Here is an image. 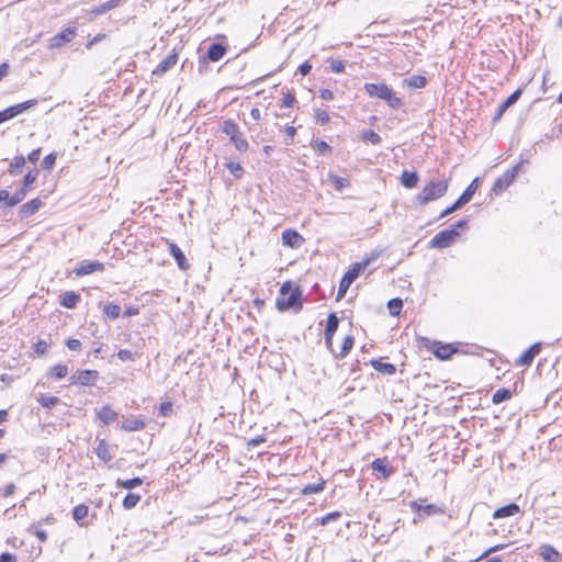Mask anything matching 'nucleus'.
I'll list each match as a JSON object with an SVG mask.
<instances>
[{"label":"nucleus","mask_w":562,"mask_h":562,"mask_svg":"<svg viewBox=\"0 0 562 562\" xmlns=\"http://www.w3.org/2000/svg\"><path fill=\"white\" fill-rule=\"evenodd\" d=\"M387 307L390 311V314L393 316H396L401 313V310L403 307V302L401 299H392L387 302Z\"/></svg>","instance_id":"nucleus-44"},{"label":"nucleus","mask_w":562,"mask_h":562,"mask_svg":"<svg viewBox=\"0 0 562 562\" xmlns=\"http://www.w3.org/2000/svg\"><path fill=\"white\" fill-rule=\"evenodd\" d=\"M448 186L447 180L432 179L415 196V202L419 205H425L431 201L438 200L447 193Z\"/></svg>","instance_id":"nucleus-2"},{"label":"nucleus","mask_w":562,"mask_h":562,"mask_svg":"<svg viewBox=\"0 0 562 562\" xmlns=\"http://www.w3.org/2000/svg\"><path fill=\"white\" fill-rule=\"evenodd\" d=\"M172 413V403L171 402H164L159 406V414L164 417L170 416Z\"/></svg>","instance_id":"nucleus-54"},{"label":"nucleus","mask_w":562,"mask_h":562,"mask_svg":"<svg viewBox=\"0 0 562 562\" xmlns=\"http://www.w3.org/2000/svg\"><path fill=\"white\" fill-rule=\"evenodd\" d=\"M313 148L321 155L331 153V147L325 140H314L312 143Z\"/></svg>","instance_id":"nucleus-45"},{"label":"nucleus","mask_w":562,"mask_h":562,"mask_svg":"<svg viewBox=\"0 0 562 562\" xmlns=\"http://www.w3.org/2000/svg\"><path fill=\"white\" fill-rule=\"evenodd\" d=\"M371 468L378 472V479L387 480L394 473V469L386 464L385 459L378 458L372 461Z\"/></svg>","instance_id":"nucleus-17"},{"label":"nucleus","mask_w":562,"mask_h":562,"mask_svg":"<svg viewBox=\"0 0 562 562\" xmlns=\"http://www.w3.org/2000/svg\"><path fill=\"white\" fill-rule=\"evenodd\" d=\"M76 35V30L74 27H66L61 32L54 35L48 43L49 48H59L63 45L72 41Z\"/></svg>","instance_id":"nucleus-11"},{"label":"nucleus","mask_w":562,"mask_h":562,"mask_svg":"<svg viewBox=\"0 0 562 562\" xmlns=\"http://www.w3.org/2000/svg\"><path fill=\"white\" fill-rule=\"evenodd\" d=\"M95 453L98 458L104 462H109L112 459L109 445L104 439L99 440L98 446L95 448Z\"/></svg>","instance_id":"nucleus-28"},{"label":"nucleus","mask_w":562,"mask_h":562,"mask_svg":"<svg viewBox=\"0 0 562 562\" xmlns=\"http://www.w3.org/2000/svg\"><path fill=\"white\" fill-rule=\"evenodd\" d=\"M33 530V533L42 541L45 542L47 540V533L45 530L37 528L35 525H32L30 531Z\"/></svg>","instance_id":"nucleus-57"},{"label":"nucleus","mask_w":562,"mask_h":562,"mask_svg":"<svg viewBox=\"0 0 562 562\" xmlns=\"http://www.w3.org/2000/svg\"><path fill=\"white\" fill-rule=\"evenodd\" d=\"M512 397V392L507 389L497 390L492 397L494 404H501L505 401H508Z\"/></svg>","instance_id":"nucleus-38"},{"label":"nucleus","mask_w":562,"mask_h":562,"mask_svg":"<svg viewBox=\"0 0 562 562\" xmlns=\"http://www.w3.org/2000/svg\"><path fill=\"white\" fill-rule=\"evenodd\" d=\"M294 102H295V98H294V95H293V94H291V93H286V94L283 97V99H282V106H284V108H291V106H293Z\"/></svg>","instance_id":"nucleus-60"},{"label":"nucleus","mask_w":562,"mask_h":562,"mask_svg":"<svg viewBox=\"0 0 562 562\" xmlns=\"http://www.w3.org/2000/svg\"><path fill=\"white\" fill-rule=\"evenodd\" d=\"M459 232L456 228L445 229L436 234L430 240L431 248L443 249L451 246L459 237Z\"/></svg>","instance_id":"nucleus-5"},{"label":"nucleus","mask_w":562,"mask_h":562,"mask_svg":"<svg viewBox=\"0 0 562 562\" xmlns=\"http://www.w3.org/2000/svg\"><path fill=\"white\" fill-rule=\"evenodd\" d=\"M140 501V495L135 493H128L123 499V507L125 509L134 508Z\"/></svg>","instance_id":"nucleus-41"},{"label":"nucleus","mask_w":562,"mask_h":562,"mask_svg":"<svg viewBox=\"0 0 562 562\" xmlns=\"http://www.w3.org/2000/svg\"><path fill=\"white\" fill-rule=\"evenodd\" d=\"M371 364L375 371L383 374L393 375L396 372L395 366L389 362H382L381 360H372Z\"/></svg>","instance_id":"nucleus-26"},{"label":"nucleus","mask_w":562,"mask_h":562,"mask_svg":"<svg viewBox=\"0 0 562 562\" xmlns=\"http://www.w3.org/2000/svg\"><path fill=\"white\" fill-rule=\"evenodd\" d=\"M330 180L337 190H341L347 184V180L338 176H330Z\"/></svg>","instance_id":"nucleus-56"},{"label":"nucleus","mask_w":562,"mask_h":562,"mask_svg":"<svg viewBox=\"0 0 562 562\" xmlns=\"http://www.w3.org/2000/svg\"><path fill=\"white\" fill-rule=\"evenodd\" d=\"M120 4V0H109L100 5H98L93 12L98 15L104 14L105 12L116 8Z\"/></svg>","instance_id":"nucleus-40"},{"label":"nucleus","mask_w":562,"mask_h":562,"mask_svg":"<svg viewBox=\"0 0 562 562\" xmlns=\"http://www.w3.org/2000/svg\"><path fill=\"white\" fill-rule=\"evenodd\" d=\"M99 379V372L95 370H78L70 376V384H80L83 386L94 385Z\"/></svg>","instance_id":"nucleus-7"},{"label":"nucleus","mask_w":562,"mask_h":562,"mask_svg":"<svg viewBox=\"0 0 562 562\" xmlns=\"http://www.w3.org/2000/svg\"><path fill=\"white\" fill-rule=\"evenodd\" d=\"M104 263L99 261L82 260L78 267L75 268L74 272L76 276H87L97 271H104Z\"/></svg>","instance_id":"nucleus-14"},{"label":"nucleus","mask_w":562,"mask_h":562,"mask_svg":"<svg viewBox=\"0 0 562 562\" xmlns=\"http://www.w3.org/2000/svg\"><path fill=\"white\" fill-rule=\"evenodd\" d=\"M117 357L119 359H121L122 361H130V360H133V353L127 350V349H121L119 352H117Z\"/></svg>","instance_id":"nucleus-59"},{"label":"nucleus","mask_w":562,"mask_h":562,"mask_svg":"<svg viewBox=\"0 0 562 562\" xmlns=\"http://www.w3.org/2000/svg\"><path fill=\"white\" fill-rule=\"evenodd\" d=\"M479 187V178H475L461 194L467 201H471Z\"/></svg>","instance_id":"nucleus-46"},{"label":"nucleus","mask_w":562,"mask_h":562,"mask_svg":"<svg viewBox=\"0 0 562 562\" xmlns=\"http://www.w3.org/2000/svg\"><path fill=\"white\" fill-rule=\"evenodd\" d=\"M178 61V55L176 53H171L166 56L158 66L153 70V76L161 77L165 75L170 68H172Z\"/></svg>","instance_id":"nucleus-16"},{"label":"nucleus","mask_w":562,"mask_h":562,"mask_svg":"<svg viewBox=\"0 0 562 562\" xmlns=\"http://www.w3.org/2000/svg\"><path fill=\"white\" fill-rule=\"evenodd\" d=\"M0 562H16V558L12 553L3 552L0 554Z\"/></svg>","instance_id":"nucleus-64"},{"label":"nucleus","mask_w":562,"mask_h":562,"mask_svg":"<svg viewBox=\"0 0 562 562\" xmlns=\"http://www.w3.org/2000/svg\"><path fill=\"white\" fill-rule=\"evenodd\" d=\"M324 484H325L324 482L315 483V484H307L303 488V493L305 495H312V494L321 493L324 490Z\"/></svg>","instance_id":"nucleus-48"},{"label":"nucleus","mask_w":562,"mask_h":562,"mask_svg":"<svg viewBox=\"0 0 562 562\" xmlns=\"http://www.w3.org/2000/svg\"><path fill=\"white\" fill-rule=\"evenodd\" d=\"M384 88H386L385 83H366L364 85V91L371 98H380V95L382 94Z\"/></svg>","instance_id":"nucleus-31"},{"label":"nucleus","mask_w":562,"mask_h":562,"mask_svg":"<svg viewBox=\"0 0 562 562\" xmlns=\"http://www.w3.org/2000/svg\"><path fill=\"white\" fill-rule=\"evenodd\" d=\"M384 101L387 103L389 106H391L394 110H398L403 105L402 99L398 98L394 91L389 93V95L384 98Z\"/></svg>","instance_id":"nucleus-43"},{"label":"nucleus","mask_w":562,"mask_h":562,"mask_svg":"<svg viewBox=\"0 0 562 562\" xmlns=\"http://www.w3.org/2000/svg\"><path fill=\"white\" fill-rule=\"evenodd\" d=\"M36 104H37V100L31 99V100L24 101L22 103L11 105V106L0 111V124L9 121L11 119H14L15 116L22 114L23 112L33 108Z\"/></svg>","instance_id":"nucleus-6"},{"label":"nucleus","mask_w":562,"mask_h":562,"mask_svg":"<svg viewBox=\"0 0 562 562\" xmlns=\"http://www.w3.org/2000/svg\"><path fill=\"white\" fill-rule=\"evenodd\" d=\"M89 507L85 504H79L72 509V518L79 526H87L85 520L88 516Z\"/></svg>","instance_id":"nucleus-23"},{"label":"nucleus","mask_w":562,"mask_h":562,"mask_svg":"<svg viewBox=\"0 0 562 562\" xmlns=\"http://www.w3.org/2000/svg\"><path fill=\"white\" fill-rule=\"evenodd\" d=\"M330 69L336 72H342L345 70V63L342 60L334 59L330 61Z\"/></svg>","instance_id":"nucleus-55"},{"label":"nucleus","mask_w":562,"mask_h":562,"mask_svg":"<svg viewBox=\"0 0 562 562\" xmlns=\"http://www.w3.org/2000/svg\"><path fill=\"white\" fill-rule=\"evenodd\" d=\"M37 401L45 408H52L60 402V400L57 396H50V395H44V394H41L40 397L37 398Z\"/></svg>","instance_id":"nucleus-39"},{"label":"nucleus","mask_w":562,"mask_h":562,"mask_svg":"<svg viewBox=\"0 0 562 562\" xmlns=\"http://www.w3.org/2000/svg\"><path fill=\"white\" fill-rule=\"evenodd\" d=\"M225 166L235 178H241L244 173V168L239 162L229 161Z\"/></svg>","instance_id":"nucleus-47"},{"label":"nucleus","mask_w":562,"mask_h":562,"mask_svg":"<svg viewBox=\"0 0 562 562\" xmlns=\"http://www.w3.org/2000/svg\"><path fill=\"white\" fill-rule=\"evenodd\" d=\"M340 516H341L340 512L328 513L327 515H325L321 518V525L325 526V525L329 524L330 521L337 520L338 518H340Z\"/></svg>","instance_id":"nucleus-50"},{"label":"nucleus","mask_w":562,"mask_h":562,"mask_svg":"<svg viewBox=\"0 0 562 562\" xmlns=\"http://www.w3.org/2000/svg\"><path fill=\"white\" fill-rule=\"evenodd\" d=\"M221 131L226 134L238 151L248 150L249 144L240 132L239 126L232 120H225L221 124Z\"/></svg>","instance_id":"nucleus-3"},{"label":"nucleus","mask_w":562,"mask_h":562,"mask_svg":"<svg viewBox=\"0 0 562 562\" xmlns=\"http://www.w3.org/2000/svg\"><path fill=\"white\" fill-rule=\"evenodd\" d=\"M226 47L220 43H213L207 49V57L212 61H218L224 57Z\"/></svg>","instance_id":"nucleus-24"},{"label":"nucleus","mask_w":562,"mask_h":562,"mask_svg":"<svg viewBox=\"0 0 562 562\" xmlns=\"http://www.w3.org/2000/svg\"><path fill=\"white\" fill-rule=\"evenodd\" d=\"M541 344L536 342L530 346L519 358L516 359L517 367H528L533 362L535 357L540 352Z\"/></svg>","instance_id":"nucleus-15"},{"label":"nucleus","mask_w":562,"mask_h":562,"mask_svg":"<svg viewBox=\"0 0 562 562\" xmlns=\"http://www.w3.org/2000/svg\"><path fill=\"white\" fill-rule=\"evenodd\" d=\"M66 345L72 351H78L81 348V342L78 339H68Z\"/></svg>","instance_id":"nucleus-61"},{"label":"nucleus","mask_w":562,"mask_h":562,"mask_svg":"<svg viewBox=\"0 0 562 562\" xmlns=\"http://www.w3.org/2000/svg\"><path fill=\"white\" fill-rule=\"evenodd\" d=\"M311 69L312 65L308 61H305L302 65H300L297 70L302 76H306L310 74Z\"/></svg>","instance_id":"nucleus-63"},{"label":"nucleus","mask_w":562,"mask_h":562,"mask_svg":"<svg viewBox=\"0 0 562 562\" xmlns=\"http://www.w3.org/2000/svg\"><path fill=\"white\" fill-rule=\"evenodd\" d=\"M521 164L516 165L513 170L506 171L503 176H501L493 184L492 191L494 194L498 195L503 191H505L515 180L516 175L520 168Z\"/></svg>","instance_id":"nucleus-9"},{"label":"nucleus","mask_w":562,"mask_h":562,"mask_svg":"<svg viewBox=\"0 0 562 562\" xmlns=\"http://www.w3.org/2000/svg\"><path fill=\"white\" fill-rule=\"evenodd\" d=\"M380 256L381 251H372L361 261L351 265L349 270L344 274L342 279L340 280L337 297L338 300L346 294L347 290L349 289L351 283L359 277V274L367 268H369L374 261H376Z\"/></svg>","instance_id":"nucleus-1"},{"label":"nucleus","mask_w":562,"mask_h":562,"mask_svg":"<svg viewBox=\"0 0 562 562\" xmlns=\"http://www.w3.org/2000/svg\"><path fill=\"white\" fill-rule=\"evenodd\" d=\"M97 416L103 424L109 425L117 418V413L110 405H104L98 411Z\"/></svg>","instance_id":"nucleus-21"},{"label":"nucleus","mask_w":562,"mask_h":562,"mask_svg":"<svg viewBox=\"0 0 562 562\" xmlns=\"http://www.w3.org/2000/svg\"><path fill=\"white\" fill-rule=\"evenodd\" d=\"M507 547V544H496L494 547H491L488 548L486 551H484L479 558H477V561L479 560H482V559H485L487 558L490 554L494 553V552H498L503 549H505Z\"/></svg>","instance_id":"nucleus-52"},{"label":"nucleus","mask_w":562,"mask_h":562,"mask_svg":"<svg viewBox=\"0 0 562 562\" xmlns=\"http://www.w3.org/2000/svg\"><path fill=\"white\" fill-rule=\"evenodd\" d=\"M419 176L415 171H403L401 176V183L407 189H413L417 186Z\"/></svg>","instance_id":"nucleus-25"},{"label":"nucleus","mask_w":562,"mask_h":562,"mask_svg":"<svg viewBox=\"0 0 562 562\" xmlns=\"http://www.w3.org/2000/svg\"><path fill=\"white\" fill-rule=\"evenodd\" d=\"M339 325V318L335 313H330L327 317V324L325 328V333H328L329 335H335V333L338 329Z\"/></svg>","instance_id":"nucleus-37"},{"label":"nucleus","mask_w":562,"mask_h":562,"mask_svg":"<svg viewBox=\"0 0 562 562\" xmlns=\"http://www.w3.org/2000/svg\"><path fill=\"white\" fill-rule=\"evenodd\" d=\"M409 507L412 510L418 514L419 518L432 515H441L443 513V510L435 504L420 505L418 501H412L409 503Z\"/></svg>","instance_id":"nucleus-12"},{"label":"nucleus","mask_w":562,"mask_h":562,"mask_svg":"<svg viewBox=\"0 0 562 562\" xmlns=\"http://www.w3.org/2000/svg\"><path fill=\"white\" fill-rule=\"evenodd\" d=\"M55 162L56 155L52 153L44 157L42 165L44 169L50 170L54 167Z\"/></svg>","instance_id":"nucleus-51"},{"label":"nucleus","mask_w":562,"mask_h":562,"mask_svg":"<svg viewBox=\"0 0 562 562\" xmlns=\"http://www.w3.org/2000/svg\"><path fill=\"white\" fill-rule=\"evenodd\" d=\"M314 117L321 124H327L330 120L328 112L319 109L315 110Z\"/></svg>","instance_id":"nucleus-49"},{"label":"nucleus","mask_w":562,"mask_h":562,"mask_svg":"<svg viewBox=\"0 0 562 562\" xmlns=\"http://www.w3.org/2000/svg\"><path fill=\"white\" fill-rule=\"evenodd\" d=\"M48 349V344L44 340H38L34 346V351L37 355H44Z\"/></svg>","instance_id":"nucleus-58"},{"label":"nucleus","mask_w":562,"mask_h":562,"mask_svg":"<svg viewBox=\"0 0 562 562\" xmlns=\"http://www.w3.org/2000/svg\"><path fill=\"white\" fill-rule=\"evenodd\" d=\"M68 374V367L61 363H58L54 366L49 372L47 373V376H53L56 379H63Z\"/></svg>","instance_id":"nucleus-36"},{"label":"nucleus","mask_w":562,"mask_h":562,"mask_svg":"<svg viewBox=\"0 0 562 562\" xmlns=\"http://www.w3.org/2000/svg\"><path fill=\"white\" fill-rule=\"evenodd\" d=\"M305 243L304 237L294 229H285L282 232V244L292 249L301 248Z\"/></svg>","instance_id":"nucleus-13"},{"label":"nucleus","mask_w":562,"mask_h":562,"mask_svg":"<svg viewBox=\"0 0 562 562\" xmlns=\"http://www.w3.org/2000/svg\"><path fill=\"white\" fill-rule=\"evenodd\" d=\"M37 177V169H32L24 176L21 189H19L13 193V195H11L8 202V207H13L25 199L30 186H32L36 181Z\"/></svg>","instance_id":"nucleus-4"},{"label":"nucleus","mask_w":562,"mask_h":562,"mask_svg":"<svg viewBox=\"0 0 562 562\" xmlns=\"http://www.w3.org/2000/svg\"><path fill=\"white\" fill-rule=\"evenodd\" d=\"M300 299H301V291L299 290V288H296L290 293V295L288 297L283 296V297L277 299V302H276L277 308L281 312L286 311L289 308L301 310L302 303H301Z\"/></svg>","instance_id":"nucleus-8"},{"label":"nucleus","mask_w":562,"mask_h":562,"mask_svg":"<svg viewBox=\"0 0 562 562\" xmlns=\"http://www.w3.org/2000/svg\"><path fill=\"white\" fill-rule=\"evenodd\" d=\"M522 93V90L521 89H517L516 91H514L504 102L505 104L509 108L512 106L513 104H515L518 99L520 98Z\"/></svg>","instance_id":"nucleus-53"},{"label":"nucleus","mask_w":562,"mask_h":562,"mask_svg":"<svg viewBox=\"0 0 562 562\" xmlns=\"http://www.w3.org/2000/svg\"><path fill=\"white\" fill-rule=\"evenodd\" d=\"M142 483H143V480L140 477H134V479H128V480L119 479L116 481V486L120 488L133 490V488L142 485Z\"/></svg>","instance_id":"nucleus-33"},{"label":"nucleus","mask_w":562,"mask_h":562,"mask_svg":"<svg viewBox=\"0 0 562 562\" xmlns=\"http://www.w3.org/2000/svg\"><path fill=\"white\" fill-rule=\"evenodd\" d=\"M426 344V347H428L436 358L439 360H448L450 357L457 352V348L451 344H441L439 341H429Z\"/></svg>","instance_id":"nucleus-10"},{"label":"nucleus","mask_w":562,"mask_h":562,"mask_svg":"<svg viewBox=\"0 0 562 562\" xmlns=\"http://www.w3.org/2000/svg\"><path fill=\"white\" fill-rule=\"evenodd\" d=\"M319 97L323 100L329 101L334 99V92L329 89H322L319 90Z\"/></svg>","instance_id":"nucleus-62"},{"label":"nucleus","mask_w":562,"mask_h":562,"mask_svg":"<svg viewBox=\"0 0 562 562\" xmlns=\"http://www.w3.org/2000/svg\"><path fill=\"white\" fill-rule=\"evenodd\" d=\"M41 206H42V201L38 198H35L21 206L20 216L22 218L29 217V216L35 214L40 210Z\"/></svg>","instance_id":"nucleus-20"},{"label":"nucleus","mask_w":562,"mask_h":562,"mask_svg":"<svg viewBox=\"0 0 562 562\" xmlns=\"http://www.w3.org/2000/svg\"><path fill=\"white\" fill-rule=\"evenodd\" d=\"M103 312L110 318L115 319L121 314V307L117 304L109 303L108 305L104 306Z\"/></svg>","instance_id":"nucleus-42"},{"label":"nucleus","mask_w":562,"mask_h":562,"mask_svg":"<svg viewBox=\"0 0 562 562\" xmlns=\"http://www.w3.org/2000/svg\"><path fill=\"white\" fill-rule=\"evenodd\" d=\"M361 139L363 142H370L373 145H379L382 142L381 136L372 130L362 131Z\"/></svg>","instance_id":"nucleus-34"},{"label":"nucleus","mask_w":562,"mask_h":562,"mask_svg":"<svg viewBox=\"0 0 562 562\" xmlns=\"http://www.w3.org/2000/svg\"><path fill=\"white\" fill-rule=\"evenodd\" d=\"M519 512V506L517 504L512 503L506 506L497 508L493 514V518L501 519L505 517H510L517 515Z\"/></svg>","instance_id":"nucleus-19"},{"label":"nucleus","mask_w":562,"mask_h":562,"mask_svg":"<svg viewBox=\"0 0 562 562\" xmlns=\"http://www.w3.org/2000/svg\"><path fill=\"white\" fill-rule=\"evenodd\" d=\"M25 165V158L23 155L15 156L12 161L10 162V167L8 169V172L12 176H15L18 173V170L21 169Z\"/></svg>","instance_id":"nucleus-35"},{"label":"nucleus","mask_w":562,"mask_h":562,"mask_svg":"<svg viewBox=\"0 0 562 562\" xmlns=\"http://www.w3.org/2000/svg\"><path fill=\"white\" fill-rule=\"evenodd\" d=\"M353 342L355 338L352 336H346L342 341L340 351L338 353L334 352L335 358H345L348 355V352L352 349Z\"/></svg>","instance_id":"nucleus-32"},{"label":"nucleus","mask_w":562,"mask_h":562,"mask_svg":"<svg viewBox=\"0 0 562 562\" xmlns=\"http://www.w3.org/2000/svg\"><path fill=\"white\" fill-rule=\"evenodd\" d=\"M144 427L145 423L138 418L126 419L121 426V428L126 431H138L144 429Z\"/></svg>","instance_id":"nucleus-30"},{"label":"nucleus","mask_w":562,"mask_h":562,"mask_svg":"<svg viewBox=\"0 0 562 562\" xmlns=\"http://www.w3.org/2000/svg\"><path fill=\"white\" fill-rule=\"evenodd\" d=\"M80 302V295L74 291H67L60 295V305L66 308H75Z\"/></svg>","instance_id":"nucleus-22"},{"label":"nucleus","mask_w":562,"mask_h":562,"mask_svg":"<svg viewBox=\"0 0 562 562\" xmlns=\"http://www.w3.org/2000/svg\"><path fill=\"white\" fill-rule=\"evenodd\" d=\"M170 255L175 258L180 270L186 271L190 268V265L178 245L175 243H168Z\"/></svg>","instance_id":"nucleus-18"},{"label":"nucleus","mask_w":562,"mask_h":562,"mask_svg":"<svg viewBox=\"0 0 562 562\" xmlns=\"http://www.w3.org/2000/svg\"><path fill=\"white\" fill-rule=\"evenodd\" d=\"M540 555L547 562H557L560 557L559 552L549 544L540 547Z\"/></svg>","instance_id":"nucleus-27"},{"label":"nucleus","mask_w":562,"mask_h":562,"mask_svg":"<svg viewBox=\"0 0 562 562\" xmlns=\"http://www.w3.org/2000/svg\"><path fill=\"white\" fill-rule=\"evenodd\" d=\"M404 83L412 89H422L427 85V79L424 76L414 75L406 78Z\"/></svg>","instance_id":"nucleus-29"}]
</instances>
